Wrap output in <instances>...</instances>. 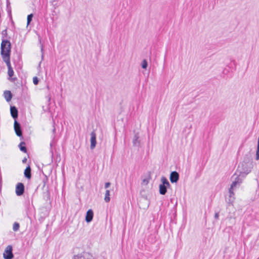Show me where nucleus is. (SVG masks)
Listing matches in <instances>:
<instances>
[{"instance_id": "obj_29", "label": "nucleus", "mask_w": 259, "mask_h": 259, "mask_svg": "<svg viewBox=\"0 0 259 259\" xmlns=\"http://www.w3.org/2000/svg\"><path fill=\"white\" fill-rule=\"evenodd\" d=\"M111 184L110 182H106L105 183V188L106 189L108 188L110 186Z\"/></svg>"}, {"instance_id": "obj_19", "label": "nucleus", "mask_w": 259, "mask_h": 259, "mask_svg": "<svg viewBox=\"0 0 259 259\" xmlns=\"http://www.w3.org/2000/svg\"><path fill=\"white\" fill-rule=\"evenodd\" d=\"M232 69L230 66H226V67L223 70V73L225 75L231 76V75L229 73V72L232 71Z\"/></svg>"}, {"instance_id": "obj_18", "label": "nucleus", "mask_w": 259, "mask_h": 259, "mask_svg": "<svg viewBox=\"0 0 259 259\" xmlns=\"http://www.w3.org/2000/svg\"><path fill=\"white\" fill-rule=\"evenodd\" d=\"M142 70L140 69L141 71H142L144 74H149L150 70V66H141Z\"/></svg>"}, {"instance_id": "obj_31", "label": "nucleus", "mask_w": 259, "mask_h": 259, "mask_svg": "<svg viewBox=\"0 0 259 259\" xmlns=\"http://www.w3.org/2000/svg\"><path fill=\"white\" fill-rule=\"evenodd\" d=\"M141 65H148V62L146 60L144 59L142 61Z\"/></svg>"}, {"instance_id": "obj_17", "label": "nucleus", "mask_w": 259, "mask_h": 259, "mask_svg": "<svg viewBox=\"0 0 259 259\" xmlns=\"http://www.w3.org/2000/svg\"><path fill=\"white\" fill-rule=\"evenodd\" d=\"M43 197L46 201H48L50 199V193L49 191L48 187H47L46 191L44 192Z\"/></svg>"}, {"instance_id": "obj_2", "label": "nucleus", "mask_w": 259, "mask_h": 259, "mask_svg": "<svg viewBox=\"0 0 259 259\" xmlns=\"http://www.w3.org/2000/svg\"><path fill=\"white\" fill-rule=\"evenodd\" d=\"M251 163L243 161L238 166L236 171L240 174V176L245 177L251 170Z\"/></svg>"}, {"instance_id": "obj_11", "label": "nucleus", "mask_w": 259, "mask_h": 259, "mask_svg": "<svg viewBox=\"0 0 259 259\" xmlns=\"http://www.w3.org/2000/svg\"><path fill=\"white\" fill-rule=\"evenodd\" d=\"M93 217H94L93 211L91 209H89L86 213L85 219V221L87 223H90L93 220Z\"/></svg>"}, {"instance_id": "obj_8", "label": "nucleus", "mask_w": 259, "mask_h": 259, "mask_svg": "<svg viewBox=\"0 0 259 259\" xmlns=\"http://www.w3.org/2000/svg\"><path fill=\"white\" fill-rule=\"evenodd\" d=\"M96 134L94 131L91 133V146L90 148L92 150L94 149L96 145Z\"/></svg>"}, {"instance_id": "obj_36", "label": "nucleus", "mask_w": 259, "mask_h": 259, "mask_svg": "<svg viewBox=\"0 0 259 259\" xmlns=\"http://www.w3.org/2000/svg\"><path fill=\"white\" fill-rule=\"evenodd\" d=\"M55 131H56L55 128H54V129L53 130V133H55Z\"/></svg>"}, {"instance_id": "obj_12", "label": "nucleus", "mask_w": 259, "mask_h": 259, "mask_svg": "<svg viewBox=\"0 0 259 259\" xmlns=\"http://www.w3.org/2000/svg\"><path fill=\"white\" fill-rule=\"evenodd\" d=\"M10 112L12 117L15 120L18 118V111L17 108L15 106H11Z\"/></svg>"}, {"instance_id": "obj_25", "label": "nucleus", "mask_w": 259, "mask_h": 259, "mask_svg": "<svg viewBox=\"0 0 259 259\" xmlns=\"http://www.w3.org/2000/svg\"><path fill=\"white\" fill-rule=\"evenodd\" d=\"M33 17V14H31L28 15L27 16V25H29L30 22L32 21V19Z\"/></svg>"}, {"instance_id": "obj_28", "label": "nucleus", "mask_w": 259, "mask_h": 259, "mask_svg": "<svg viewBox=\"0 0 259 259\" xmlns=\"http://www.w3.org/2000/svg\"><path fill=\"white\" fill-rule=\"evenodd\" d=\"M256 159L258 160L259 159V150H256Z\"/></svg>"}, {"instance_id": "obj_7", "label": "nucleus", "mask_w": 259, "mask_h": 259, "mask_svg": "<svg viewBox=\"0 0 259 259\" xmlns=\"http://www.w3.org/2000/svg\"><path fill=\"white\" fill-rule=\"evenodd\" d=\"M24 192V185L22 183H18L16 187V194L17 196H21Z\"/></svg>"}, {"instance_id": "obj_33", "label": "nucleus", "mask_w": 259, "mask_h": 259, "mask_svg": "<svg viewBox=\"0 0 259 259\" xmlns=\"http://www.w3.org/2000/svg\"><path fill=\"white\" fill-rule=\"evenodd\" d=\"M43 183H44V185H43V188H44L46 186V181L44 180L43 181Z\"/></svg>"}, {"instance_id": "obj_9", "label": "nucleus", "mask_w": 259, "mask_h": 259, "mask_svg": "<svg viewBox=\"0 0 259 259\" xmlns=\"http://www.w3.org/2000/svg\"><path fill=\"white\" fill-rule=\"evenodd\" d=\"M169 179L172 183H177L179 179V174L176 171H172L170 174Z\"/></svg>"}, {"instance_id": "obj_37", "label": "nucleus", "mask_w": 259, "mask_h": 259, "mask_svg": "<svg viewBox=\"0 0 259 259\" xmlns=\"http://www.w3.org/2000/svg\"><path fill=\"white\" fill-rule=\"evenodd\" d=\"M42 50H43V48H42V46H41V52L42 51Z\"/></svg>"}, {"instance_id": "obj_27", "label": "nucleus", "mask_w": 259, "mask_h": 259, "mask_svg": "<svg viewBox=\"0 0 259 259\" xmlns=\"http://www.w3.org/2000/svg\"><path fill=\"white\" fill-rule=\"evenodd\" d=\"M214 217L215 219L218 220L219 217V212H215L214 214Z\"/></svg>"}, {"instance_id": "obj_22", "label": "nucleus", "mask_w": 259, "mask_h": 259, "mask_svg": "<svg viewBox=\"0 0 259 259\" xmlns=\"http://www.w3.org/2000/svg\"><path fill=\"white\" fill-rule=\"evenodd\" d=\"M109 196H110V191H109V190H107L105 192V198H104V200L106 202H108L110 201V198Z\"/></svg>"}, {"instance_id": "obj_5", "label": "nucleus", "mask_w": 259, "mask_h": 259, "mask_svg": "<svg viewBox=\"0 0 259 259\" xmlns=\"http://www.w3.org/2000/svg\"><path fill=\"white\" fill-rule=\"evenodd\" d=\"M3 257L4 259H12L14 257L12 245H9L5 248L3 253Z\"/></svg>"}, {"instance_id": "obj_3", "label": "nucleus", "mask_w": 259, "mask_h": 259, "mask_svg": "<svg viewBox=\"0 0 259 259\" xmlns=\"http://www.w3.org/2000/svg\"><path fill=\"white\" fill-rule=\"evenodd\" d=\"M245 177H242V176H240V174L236 171L235 173L232 177V179H234L231 185L232 186V188H235L237 185H239L241 183H242L243 179Z\"/></svg>"}, {"instance_id": "obj_23", "label": "nucleus", "mask_w": 259, "mask_h": 259, "mask_svg": "<svg viewBox=\"0 0 259 259\" xmlns=\"http://www.w3.org/2000/svg\"><path fill=\"white\" fill-rule=\"evenodd\" d=\"M8 74L9 77H12L14 75V71L12 67V66H8Z\"/></svg>"}, {"instance_id": "obj_20", "label": "nucleus", "mask_w": 259, "mask_h": 259, "mask_svg": "<svg viewBox=\"0 0 259 259\" xmlns=\"http://www.w3.org/2000/svg\"><path fill=\"white\" fill-rule=\"evenodd\" d=\"M161 181L162 182V184H161V185H163L164 186H166L168 187L170 186L169 182L165 177H162L161 179Z\"/></svg>"}, {"instance_id": "obj_15", "label": "nucleus", "mask_w": 259, "mask_h": 259, "mask_svg": "<svg viewBox=\"0 0 259 259\" xmlns=\"http://www.w3.org/2000/svg\"><path fill=\"white\" fill-rule=\"evenodd\" d=\"M159 193L161 195H165L167 192V188H168L166 186H164L163 185L160 184L159 186Z\"/></svg>"}, {"instance_id": "obj_6", "label": "nucleus", "mask_w": 259, "mask_h": 259, "mask_svg": "<svg viewBox=\"0 0 259 259\" xmlns=\"http://www.w3.org/2000/svg\"><path fill=\"white\" fill-rule=\"evenodd\" d=\"M14 126L17 136L19 137H22V131L21 130V125L16 120H15L14 121Z\"/></svg>"}, {"instance_id": "obj_16", "label": "nucleus", "mask_w": 259, "mask_h": 259, "mask_svg": "<svg viewBox=\"0 0 259 259\" xmlns=\"http://www.w3.org/2000/svg\"><path fill=\"white\" fill-rule=\"evenodd\" d=\"M139 137L138 134H135L134 135L133 140V144L134 146H138L140 144V141H139Z\"/></svg>"}, {"instance_id": "obj_13", "label": "nucleus", "mask_w": 259, "mask_h": 259, "mask_svg": "<svg viewBox=\"0 0 259 259\" xmlns=\"http://www.w3.org/2000/svg\"><path fill=\"white\" fill-rule=\"evenodd\" d=\"M4 96L7 102H9L12 98V94L10 91H5L4 93Z\"/></svg>"}, {"instance_id": "obj_26", "label": "nucleus", "mask_w": 259, "mask_h": 259, "mask_svg": "<svg viewBox=\"0 0 259 259\" xmlns=\"http://www.w3.org/2000/svg\"><path fill=\"white\" fill-rule=\"evenodd\" d=\"M39 79L36 76L33 78V82L35 85H37L38 83Z\"/></svg>"}, {"instance_id": "obj_1", "label": "nucleus", "mask_w": 259, "mask_h": 259, "mask_svg": "<svg viewBox=\"0 0 259 259\" xmlns=\"http://www.w3.org/2000/svg\"><path fill=\"white\" fill-rule=\"evenodd\" d=\"M11 43L8 40H3L1 44V55L7 65H10V54Z\"/></svg>"}, {"instance_id": "obj_34", "label": "nucleus", "mask_w": 259, "mask_h": 259, "mask_svg": "<svg viewBox=\"0 0 259 259\" xmlns=\"http://www.w3.org/2000/svg\"><path fill=\"white\" fill-rule=\"evenodd\" d=\"M5 33H6V30H5L3 31V32H2L3 34H4Z\"/></svg>"}, {"instance_id": "obj_14", "label": "nucleus", "mask_w": 259, "mask_h": 259, "mask_svg": "<svg viewBox=\"0 0 259 259\" xmlns=\"http://www.w3.org/2000/svg\"><path fill=\"white\" fill-rule=\"evenodd\" d=\"M25 177L28 179H30L31 177V168L29 165L26 167L24 172Z\"/></svg>"}, {"instance_id": "obj_24", "label": "nucleus", "mask_w": 259, "mask_h": 259, "mask_svg": "<svg viewBox=\"0 0 259 259\" xmlns=\"http://www.w3.org/2000/svg\"><path fill=\"white\" fill-rule=\"evenodd\" d=\"M20 225L18 223L15 222L13 224V229L14 231H17L19 230Z\"/></svg>"}, {"instance_id": "obj_21", "label": "nucleus", "mask_w": 259, "mask_h": 259, "mask_svg": "<svg viewBox=\"0 0 259 259\" xmlns=\"http://www.w3.org/2000/svg\"><path fill=\"white\" fill-rule=\"evenodd\" d=\"M25 143L24 142H21L19 145V147L20 148V150L24 152V153H26L27 152V148L26 147H25Z\"/></svg>"}, {"instance_id": "obj_10", "label": "nucleus", "mask_w": 259, "mask_h": 259, "mask_svg": "<svg viewBox=\"0 0 259 259\" xmlns=\"http://www.w3.org/2000/svg\"><path fill=\"white\" fill-rule=\"evenodd\" d=\"M234 188H232V186H231L229 189V198L226 200L228 203H232L235 199L234 193L233 192Z\"/></svg>"}, {"instance_id": "obj_35", "label": "nucleus", "mask_w": 259, "mask_h": 259, "mask_svg": "<svg viewBox=\"0 0 259 259\" xmlns=\"http://www.w3.org/2000/svg\"><path fill=\"white\" fill-rule=\"evenodd\" d=\"M16 78H12L11 80L13 81H14L16 80Z\"/></svg>"}, {"instance_id": "obj_30", "label": "nucleus", "mask_w": 259, "mask_h": 259, "mask_svg": "<svg viewBox=\"0 0 259 259\" xmlns=\"http://www.w3.org/2000/svg\"><path fill=\"white\" fill-rule=\"evenodd\" d=\"M50 152H51V154H52V156H53V150H52V146H53V144H52V143H50Z\"/></svg>"}, {"instance_id": "obj_32", "label": "nucleus", "mask_w": 259, "mask_h": 259, "mask_svg": "<svg viewBox=\"0 0 259 259\" xmlns=\"http://www.w3.org/2000/svg\"><path fill=\"white\" fill-rule=\"evenodd\" d=\"M26 160H27V159H26V158H24V159H23L22 160V162H23V163L25 162L26 161Z\"/></svg>"}, {"instance_id": "obj_4", "label": "nucleus", "mask_w": 259, "mask_h": 259, "mask_svg": "<svg viewBox=\"0 0 259 259\" xmlns=\"http://www.w3.org/2000/svg\"><path fill=\"white\" fill-rule=\"evenodd\" d=\"M72 259H94V258L92 253L83 251L80 253L74 255Z\"/></svg>"}]
</instances>
